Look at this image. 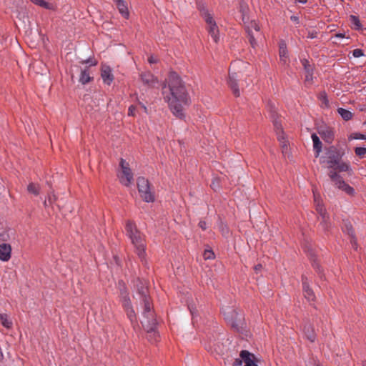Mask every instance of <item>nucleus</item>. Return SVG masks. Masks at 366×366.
Wrapping results in <instances>:
<instances>
[{
    "instance_id": "nucleus-1",
    "label": "nucleus",
    "mask_w": 366,
    "mask_h": 366,
    "mask_svg": "<svg viewBox=\"0 0 366 366\" xmlns=\"http://www.w3.org/2000/svg\"><path fill=\"white\" fill-rule=\"evenodd\" d=\"M162 94L172 113L179 119L184 117V107L190 104V97L184 81L176 72H170L162 87Z\"/></svg>"
},
{
    "instance_id": "nucleus-2",
    "label": "nucleus",
    "mask_w": 366,
    "mask_h": 366,
    "mask_svg": "<svg viewBox=\"0 0 366 366\" xmlns=\"http://www.w3.org/2000/svg\"><path fill=\"white\" fill-rule=\"evenodd\" d=\"M136 287L140 296V299L144 304V311L142 314L143 317L141 320V323L147 332L150 334L149 337L152 335L154 336L156 335L154 330L157 321L152 310L150 297L147 294V287L139 280H137Z\"/></svg>"
},
{
    "instance_id": "nucleus-3",
    "label": "nucleus",
    "mask_w": 366,
    "mask_h": 366,
    "mask_svg": "<svg viewBox=\"0 0 366 366\" xmlns=\"http://www.w3.org/2000/svg\"><path fill=\"white\" fill-rule=\"evenodd\" d=\"M329 172L328 175L333 184L340 189L344 191L346 194L353 196L355 194L354 189L347 184L342 177L339 174L341 172H348L349 166L344 162H328Z\"/></svg>"
},
{
    "instance_id": "nucleus-4",
    "label": "nucleus",
    "mask_w": 366,
    "mask_h": 366,
    "mask_svg": "<svg viewBox=\"0 0 366 366\" xmlns=\"http://www.w3.org/2000/svg\"><path fill=\"white\" fill-rule=\"evenodd\" d=\"M127 235L135 247V252L142 262L145 261V239L144 236L137 229V225L131 220H127L125 224Z\"/></svg>"
},
{
    "instance_id": "nucleus-5",
    "label": "nucleus",
    "mask_w": 366,
    "mask_h": 366,
    "mask_svg": "<svg viewBox=\"0 0 366 366\" xmlns=\"http://www.w3.org/2000/svg\"><path fill=\"white\" fill-rule=\"evenodd\" d=\"M117 177L121 184L130 187L134 182V169L129 162H119L117 167Z\"/></svg>"
},
{
    "instance_id": "nucleus-6",
    "label": "nucleus",
    "mask_w": 366,
    "mask_h": 366,
    "mask_svg": "<svg viewBox=\"0 0 366 366\" xmlns=\"http://www.w3.org/2000/svg\"><path fill=\"white\" fill-rule=\"evenodd\" d=\"M199 9L202 16L207 24V30L209 35L213 39L214 41L217 43L219 40V30L215 21L204 6H199Z\"/></svg>"
},
{
    "instance_id": "nucleus-7",
    "label": "nucleus",
    "mask_w": 366,
    "mask_h": 366,
    "mask_svg": "<svg viewBox=\"0 0 366 366\" xmlns=\"http://www.w3.org/2000/svg\"><path fill=\"white\" fill-rule=\"evenodd\" d=\"M273 119V124L274 127V130L276 132L277 139L280 142V144L282 147V152L284 155L285 158L289 157V143L288 141L286 139L285 134L282 130V127L280 121H279L277 119L274 118V114H272Z\"/></svg>"
},
{
    "instance_id": "nucleus-8",
    "label": "nucleus",
    "mask_w": 366,
    "mask_h": 366,
    "mask_svg": "<svg viewBox=\"0 0 366 366\" xmlns=\"http://www.w3.org/2000/svg\"><path fill=\"white\" fill-rule=\"evenodd\" d=\"M259 359L247 350H242L239 358L235 359L232 366H258Z\"/></svg>"
},
{
    "instance_id": "nucleus-9",
    "label": "nucleus",
    "mask_w": 366,
    "mask_h": 366,
    "mask_svg": "<svg viewBox=\"0 0 366 366\" xmlns=\"http://www.w3.org/2000/svg\"><path fill=\"white\" fill-rule=\"evenodd\" d=\"M137 187L142 198L145 202H151L154 201V195L150 191L148 180H147L144 177H139L137 179Z\"/></svg>"
},
{
    "instance_id": "nucleus-10",
    "label": "nucleus",
    "mask_w": 366,
    "mask_h": 366,
    "mask_svg": "<svg viewBox=\"0 0 366 366\" xmlns=\"http://www.w3.org/2000/svg\"><path fill=\"white\" fill-rule=\"evenodd\" d=\"M237 64V63L236 62L232 63L229 67L228 84L230 89H232L233 94L235 97H238L240 96V91L238 87L237 80L240 77V74L239 72H236L233 71Z\"/></svg>"
},
{
    "instance_id": "nucleus-11",
    "label": "nucleus",
    "mask_w": 366,
    "mask_h": 366,
    "mask_svg": "<svg viewBox=\"0 0 366 366\" xmlns=\"http://www.w3.org/2000/svg\"><path fill=\"white\" fill-rule=\"evenodd\" d=\"M224 319L229 324L234 328L238 329L241 322L242 315H239L235 310L232 308H227L224 311Z\"/></svg>"
},
{
    "instance_id": "nucleus-12",
    "label": "nucleus",
    "mask_w": 366,
    "mask_h": 366,
    "mask_svg": "<svg viewBox=\"0 0 366 366\" xmlns=\"http://www.w3.org/2000/svg\"><path fill=\"white\" fill-rule=\"evenodd\" d=\"M346 149L345 145H332L327 149V155L330 160H340L345 155Z\"/></svg>"
},
{
    "instance_id": "nucleus-13",
    "label": "nucleus",
    "mask_w": 366,
    "mask_h": 366,
    "mask_svg": "<svg viewBox=\"0 0 366 366\" xmlns=\"http://www.w3.org/2000/svg\"><path fill=\"white\" fill-rule=\"evenodd\" d=\"M122 305L127 313L128 318L130 320L132 324L137 322V317L134 309L132 307L131 301L127 295L122 296Z\"/></svg>"
},
{
    "instance_id": "nucleus-14",
    "label": "nucleus",
    "mask_w": 366,
    "mask_h": 366,
    "mask_svg": "<svg viewBox=\"0 0 366 366\" xmlns=\"http://www.w3.org/2000/svg\"><path fill=\"white\" fill-rule=\"evenodd\" d=\"M101 77L103 82L107 85H111L114 81V75L112 68L106 64H102L101 67Z\"/></svg>"
},
{
    "instance_id": "nucleus-15",
    "label": "nucleus",
    "mask_w": 366,
    "mask_h": 366,
    "mask_svg": "<svg viewBox=\"0 0 366 366\" xmlns=\"http://www.w3.org/2000/svg\"><path fill=\"white\" fill-rule=\"evenodd\" d=\"M11 246L9 244H0V260L8 262L11 257Z\"/></svg>"
},
{
    "instance_id": "nucleus-16",
    "label": "nucleus",
    "mask_w": 366,
    "mask_h": 366,
    "mask_svg": "<svg viewBox=\"0 0 366 366\" xmlns=\"http://www.w3.org/2000/svg\"><path fill=\"white\" fill-rule=\"evenodd\" d=\"M302 287L305 297L310 302L315 300V295L312 290L310 287L306 277H302Z\"/></svg>"
},
{
    "instance_id": "nucleus-17",
    "label": "nucleus",
    "mask_w": 366,
    "mask_h": 366,
    "mask_svg": "<svg viewBox=\"0 0 366 366\" xmlns=\"http://www.w3.org/2000/svg\"><path fill=\"white\" fill-rule=\"evenodd\" d=\"M142 82L149 87H154L157 84V79L151 72H144L141 74Z\"/></svg>"
},
{
    "instance_id": "nucleus-18",
    "label": "nucleus",
    "mask_w": 366,
    "mask_h": 366,
    "mask_svg": "<svg viewBox=\"0 0 366 366\" xmlns=\"http://www.w3.org/2000/svg\"><path fill=\"white\" fill-rule=\"evenodd\" d=\"M114 3L116 4V6L119 11V13L122 14V16L125 19H129V12L128 10L127 4L124 0H113Z\"/></svg>"
},
{
    "instance_id": "nucleus-19",
    "label": "nucleus",
    "mask_w": 366,
    "mask_h": 366,
    "mask_svg": "<svg viewBox=\"0 0 366 366\" xmlns=\"http://www.w3.org/2000/svg\"><path fill=\"white\" fill-rule=\"evenodd\" d=\"M319 134L327 143H332L335 138L334 131L331 128H325L320 130Z\"/></svg>"
},
{
    "instance_id": "nucleus-20",
    "label": "nucleus",
    "mask_w": 366,
    "mask_h": 366,
    "mask_svg": "<svg viewBox=\"0 0 366 366\" xmlns=\"http://www.w3.org/2000/svg\"><path fill=\"white\" fill-rule=\"evenodd\" d=\"M279 54L280 62L282 64H287L288 61V52L286 43L281 41L279 44Z\"/></svg>"
},
{
    "instance_id": "nucleus-21",
    "label": "nucleus",
    "mask_w": 366,
    "mask_h": 366,
    "mask_svg": "<svg viewBox=\"0 0 366 366\" xmlns=\"http://www.w3.org/2000/svg\"><path fill=\"white\" fill-rule=\"evenodd\" d=\"M304 332L307 339L311 342H314L316 339V335L313 327L310 325H305L304 327Z\"/></svg>"
},
{
    "instance_id": "nucleus-22",
    "label": "nucleus",
    "mask_w": 366,
    "mask_h": 366,
    "mask_svg": "<svg viewBox=\"0 0 366 366\" xmlns=\"http://www.w3.org/2000/svg\"><path fill=\"white\" fill-rule=\"evenodd\" d=\"M311 138L313 142L314 151L316 152L317 157L322 151V142L320 141L318 136L315 133L312 134Z\"/></svg>"
},
{
    "instance_id": "nucleus-23",
    "label": "nucleus",
    "mask_w": 366,
    "mask_h": 366,
    "mask_svg": "<svg viewBox=\"0 0 366 366\" xmlns=\"http://www.w3.org/2000/svg\"><path fill=\"white\" fill-rule=\"evenodd\" d=\"M92 77L90 76V72L88 68L82 69L79 76V82L82 84H86L92 80Z\"/></svg>"
},
{
    "instance_id": "nucleus-24",
    "label": "nucleus",
    "mask_w": 366,
    "mask_h": 366,
    "mask_svg": "<svg viewBox=\"0 0 366 366\" xmlns=\"http://www.w3.org/2000/svg\"><path fill=\"white\" fill-rule=\"evenodd\" d=\"M248 38L249 41L252 48H255L257 46V39L261 37L262 36H259L258 33H254L249 29L248 31Z\"/></svg>"
},
{
    "instance_id": "nucleus-25",
    "label": "nucleus",
    "mask_w": 366,
    "mask_h": 366,
    "mask_svg": "<svg viewBox=\"0 0 366 366\" xmlns=\"http://www.w3.org/2000/svg\"><path fill=\"white\" fill-rule=\"evenodd\" d=\"M350 22L351 24V28L355 30H360L362 28V24L359 18L355 15L350 16Z\"/></svg>"
},
{
    "instance_id": "nucleus-26",
    "label": "nucleus",
    "mask_w": 366,
    "mask_h": 366,
    "mask_svg": "<svg viewBox=\"0 0 366 366\" xmlns=\"http://www.w3.org/2000/svg\"><path fill=\"white\" fill-rule=\"evenodd\" d=\"M337 113L345 121H349L353 117V114L350 111L341 107L337 109Z\"/></svg>"
},
{
    "instance_id": "nucleus-27",
    "label": "nucleus",
    "mask_w": 366,
    "mask_h": 366,
    "mask_svg": "<svg viewBox=\"0 0 366 366\" xmlns=\"http://www.w3.org/2000/svg\"><path fill=\"white\" fill-rule=\"evenodd\" d=\"M320 225L325 231H328L330 227V222L327 214L320 216Z\"/></svg>"
},
{
    "instance_id": "nucleus-28",
    "label": "nucleus",
    "mask_w": 366,
    "mask_h": 366,
    "mask_svg": "<svg viewBox=\"0 0 366 366\" xmlns=\"http://www.w3.org/2000/svg\"><path fill=\"white\" fill-rule=\"evenodd\" d=\"M27 191L29 193L33 194L35 196H37L39 194L40 192V186L38 184L31 182L27 186Z\"/></svg>"
},
{
    "instance_id": "nucleus-29",
    "label": "nucleus",
    "mask_w": 366,
    "mask_h": 366,
    "mask_svg": "<svg viewBox=\"0 0 366 366\" xmlns=\"http://www.w3.org/2000/svg\"><path fill=\"white\" fill-rule=\"evenodd\" d=\"M318 99L321 102V107L328 108L330 107L327 93L323 91L318 94Z\"/></svg>"
},
{
    "instance_id": "nucleus-30",
    "label": "nucleus",
    "mask_w": 366,
    "mask_h": 366,
    "mask_svg": "<svg viewBox=\"0 0 366 366\" xmlns=\"http://www.w3.org/2000/svg\"><path fill=\"white\" fill-rule=\"evenodd\" d=\"M249 28L252 31H254L255 33H258L259 36H262V34L260 32V26L256 21L253 20L249 22V25L247 27V33L249 31Z\"/></svg>"
},
{
    "instance_id": "nucleus-31",
    "label": "nucleus",
    "mask_w": 366,
    "mask_h": 366,
    "mask_svg": "<svg viewBox=\"0 0 366 366\" xmlns=\"http://www.w3.org/2000/svg\"><path fill=\"white\" fill-rule=\"evenodd\" d=\"M0 321L1 325L7 329L12 327V322L9 319L6 314H0Z\"/></svg>"
},
{
    "instance_id": "nucleus-32",
    "label": "nucleus",
    "mask_w": 366,
    "mask_h": 366,
    "mask_svg": "<svg viewBox=\"0 0 366 366\" xmlns=\"http://www.w3.org/2000/svg\"><path fill=\"white\" fill-rule=\"evenodd\" d=\"M31 2L35 4L36 5H38L42 8L46 9H51L52 5L48 2H46L45 0H30Z\"/></svg>"
},
{
    "instance_id": "nucleus-33",
    "label": "nucleus",
    "mask_w": 366,
    "mask_h": 366,
    "mask_svg": "<svg viewBox=\"0 0 366 366\" xmlns=\"http://www.w3.org/2000/svg\"><path fill=\"white\" fill-rule=\"evenodd\" d=\"M57 199V197L54 192H50L48 194L47 200L44 202L45 207L49 205H52Z\"/></svg>"
},
{
    "instance_id": "nucleus-34",
    "label": "nucleus",
    "mask_w": 366,
    "mask_h": 366,
    "mask_svg": "<svg viewBox=\"0 0 366 366\" xmlns=\"http://www.w3.org/2000/svg\"><path fill=\"white\" fill-rule=\"evenodd\" d=\"M315 208L317 212V213L320 214V216L324 215L327 214L326 210L324 207V205L322 204V202H318L315 204Z\"/></svg>"
},
{
    "instance_id": "nucleus-35",
    "label": "nucleus",
    "mask_w": 366,
    "mask_h": 366,
    "mask_svg": "<svg viewBox=\"0 0 366 366\" xmlns=\"http://www.w3.org/2000/svg\"><path fill=\"white\" fill-rule=\"evenodd\" d=\"M355 152L357 156L360 158H364L366 157V148L365 147H356Z\"/></svg>"
},
{
    "instance_id": "nucleus-36",
    "label": "nucleus",
    "mask_w": 366,
    "mask_h": 366,
    "mask_svg": "<svg viewBox=\"0 0 366 366\" xmlns=\"http://www.w3.org/2000/svg\"><path fill=\"white\" fill-rule=\"evenodd\" d=\"M346 229L347 231L348 234L352 237L351 243L355 247L356 245V240L354 239V231L352 229L351 224H346Z\"/></svg>"
},
{
    "instance_id": "nucleus-37",
    "label": "nucleus",
    "mask_w": 366,
    "mask_h": 366,
    "mask_svg": "<svg viewBox=\"0 0 366 366\" xmlns=\"http://www.w3.org/2000/svg\"><path fill=\"white\" fill-rule=\"evenodd\" d=\"M203 257L204 259H212L214 258V254L211 249H205Z\"/></svg>"
},
{
    "instance_id": "nucleus-38",
    "label": "nucleus",
    "mask_w": 366,
    "mask_h": 366,
    "mask_svg": "<svg viewBox=\"0 0 366 366\" xmlns=\"http://www.w3.org/2000/svg\"><path fill=\"white\" fill-rule=\"evenodd\" d=\"M352 54L355 57L359 58L360 56H362L364 55L363 51L360 49H355L352 51Z\"/></svg>"
},
{
    "instance_id": "nucleus-39",
    "label": "nucleus",
    "mask_w": 366,
    "mask_h": 366,
    "mask_svg": "<svg viewBox=\"0 0 366 366\" xmlns=\"http://www.w3.org/2000/svg\"><path fill=\"white\" fill-rule=\"evenodd\" d=\"M135 111H136V107L134 105H131L128 109V115L132 116V117L135 116Z\"/></svg>"
},
{
    "instance_id": "nucleus-40",
    "label": "nucleus",
    "mask_w": 366,
    "mask_h": 366,
    "mask_svg": "<svg viewBox=\"0 0 366 366\" xmlns=\"http://www.w3.org/2000/svg\"><path fill=\"white\" fill-rule=\"evenodd\" d=\"M313 195H314V202L315 204L318 202H322L320 197V194H317L315 189H312Z\"/></svg>"
},
{
    "instance_id": "nucleus-41",
    "label": "nucleus",
    "mask_w": 366,
    "mask_h": 366,
    "mask_svg": "<svg viewBox=\"0 0 366 366\" xmlns=\"http://www.w3.org/2000/svg\"><path fill=\"white\" fill-rule=\"evenodd\" d=\"M353 138L355 139H366V136L360 133L353 134Z\"/></svg>"
},
{
    "instance_id": "nucleus-42",
    "label": "nucleus",
    "mask_w": 366,
    "mask_h": 366,
    "mask_svg": "<svg viewBox=\"0 0 366 366\" xmlns=\"http://www.w3.org/2000/svg\"><path fill=\"white\" fill-rule=\"evenodd\" d=\"M81 63L82 64H90V65H92V66H96L97 64V61L92 60L91 59H86L85 61H83Z\"/></svg>"
},
{
    "instance_id": "nucleus-43",
    "label": "nucleus",
    "mask_w": 366,
    "mask_h": 366,
    "mask_svg": "<svg viewBox=\"0 0 366 366\" xmlns=\"http://www.w3.org/2000/svg\"><path fill=\"white\" fill-rule=\"evenodd\" d=\"M307 75L305 76V81H312V74L308 70L307 71Z\"/></svg>"
},
{
    "instance_id": "nucleus-44",
    "label": "nucleus",
    "mask_w": 366,
    "mask_h": 366,
    "mask_svg": "<svg viewBox=\"0 0 366 366\" xmlns=\"http://www.w3.org/2000/svg\"><path fill=\"white\" fill-rule=\"evenodd\" d=\"M199 226L202 229H206L207 228V226H206V222L204 221H200L199 223Z\"/></svg>"
},
{
    "instance_id": "nucleus-45",
    "label": "nucleus",
    "mask_w": 366,
    "mask_h": 366,
    "mask_svg": "<svg viewBox=\"0 0 366 366\" xmlns=\"http://www.w3.org/2000/svg\"><path fill=\"white\" fill-rule=\"evenodd\" d=\"M290 19H291V21H294L295 23H297V24L299 23V18L297 16H292L290 17Z\"/></svg>"
},
{
    "instance_id": "nucleus-46",
    "label": "nucleus",
    "mask_w": 366,
    "mask_h": 366,
    "mask_svg": "<svg viewBox=\"0 0 366 366\" xmlns=\"http://www.w3.org/2000/svg\"><path fill=\"white\" fill-rule=\"evenodd\" d=\"M148 61L150 63V64H154V63H156L157 62V59L155 58H154L152 56H151L149 59H148Z\"/></svg>"
},
{
    "instance_id": "nucleus-47",
    "label": "nucleus",
    "mask_w": 366,
    "mask_h": 366,
    "mask_svg": "<svg viewBox=\"0 0 366 366\" xmlns=\"http://www.w3.org/2000/svg\"><path fill=\"white\" fill-rule=\"evenodd\" d=\"M345 34H343V33H338V34H335V37H337V38H341V39H342V38H344V37H345Z\"/></svg>"
},
{
    "instance_id": "nucleus-48",
    "label": "nucleus",
    "mask_w": 366,
    "mask_h": 366,
    "mask_svg": "<svg viewBox=\"0 0 366 366\" xmlns=\"http://www.w3.org/2000/svg\"><path fill=\"white\" fill-rule=\"evenodd\" d=\"M261 268H262V265H261L260 264H257V265H256V266L254 267V269H255L256 271L259 270Z\"/></svg>"
},
{
    "instance_id": "nucleus-49",
    "label": "nucleus",
    "mask_w": 366,
    "mask_h": 366,
    "mask_svg": "<svg viewBox=\"0 0 366 366\" xmlns=\"http://www.w3.org/2000/svg\"><path fill=\"white\" fill-rule=\"evenodd\" d=\"M307 0H296V2L300 4H305L307 3Z\"/></svg>"
},
{
    "instance_id": "nucleus-50",
    "label": "nucleus",
    "mask_w": 366,
    "mask_h": 366,
    "mask_svg": "<svg viewBox=\"0 0 366 366\" xmlns=\"http://www.w3.org/2000/svg\"><path fill=\"white\" fill-rule=\"evenodd\" d=\"M139 104H140L141 107L143 108L144 111L145 112H147V107H146L144 104H142V103H139Z\"/></svg>"
},
{
    "instance_id": "nucleus-51",
    "label": "nucleus",
    "mask_w": 366,
    "mask_h": 366,
    "mask_svg": "<svg viewBox=\"0 0 366 366\" xmlns=\"http://www.w3.org/2000/svg\"><path fill=\"white\" fill-rule=\"evenodd\" d=\"M212 187L213 189H217V186L214 184V182H212Z\"/></svg>"
},
{
    "instance_id": "nucleus-52",
    "label": "nucleus",
    "mask_w": 366,
    "mask_h": 366,
    "mask_svg": "<svg viewBox=\"0 0 366 366\" xmlns=\"http://www.w3.org/2000/svg\"><path fill=\"white\" fill-rule=\"evenodd\" d=\"M309 37L311 38V39H313V38L315 37V35L313 34H311Z\"/></svg>"
},
{
    "instance_id": "nucleus-53",
    "label": "nucleus",
    "mask_w": 366,
    "mask_h": 366,
    "mask_svg": "<svg viewBox=\"0 0 366 366\" xmlns=\"http://www.w3.org/2000/svg\"><path fill=\"white\" fill-rule=\"evenodd\" d=\"M244 6L242 4H240L241 11H243Z\"/></svg>"
},
{
    "instance_id": "nucleus-54",
    "label": "nucleus",
    "mask_w": 366,
    "mask_h": 366,
    "mask_svg": "<svg viewBox=\"0 0 366 366\" xmlns=\"http://www.w3.org/2000/svg\"><path fill=\"white\" fill-rule=\"evenodd\" d=\"M363 366H366V363H364V364H363Z\"/></svg>"
}]
</instances>
